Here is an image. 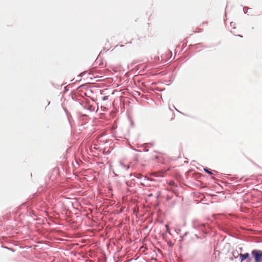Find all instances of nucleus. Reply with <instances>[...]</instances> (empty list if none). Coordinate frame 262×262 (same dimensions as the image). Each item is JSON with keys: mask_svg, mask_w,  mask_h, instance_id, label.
Returning a JSON list of instances; mask_svg holds the SVG:
<instances>
[{"mask_svg": "<svg viewBox=\"0 0 262 262\" xmlns=\"http://www.w3.org/2000/svg\"><path fill=\"white\" fill-rule=\"evenodd\" d=\"M239 255L241 258V262H242L246 259H248L249 261L251 260V259L249 258V254L248 253H246L245 254L240 253Z\"/></svg>", "mask_w": 262, "mask_h": 262, "instance_id": "f03ea898", "label": "nucleus"}, {"mask_svg": "<svg viewBox=\"0 0 262 262\" xmlns=\"http://www.w3.org/2000/svg\"><path fill=\"white\" fill-rule=\"evenodd\" d=\"M254 262H262V250L254 249L251 251Z\"/></svg>", "mask_w": 262, "mask_h": 262, "instance_id": "f257e3e1", "label": "nucleus"}, {"mask_svg": "<svg viewBox=\"0 0 262 262\" xmlns=\"http://www.w3.org/2000/svg\"><path fill=\"white\" fill-rule=\"evenodd\" d=\"M204 170L207 172V173H208L209 174H212V173L211 172V171H210L209 169H207V168H204Z\"/></svg>", "mask_w": 262, "mask_h": 262, "instance_id": "7ed1b4c3", "label": "nucleus"}, {"mask_svg": "<svg viewBox=\"0 0 262 262\" xmlns=\"http://www.w3.org/2000/svg\"><path fill=\"white\" fill-rule=\"evenodd\" d=\"M122 165L124 167V168H125L126 169H128L129 168V166L128 165H123V164H122Z\"/></svg>", "mask_w": 262, "mask_h": 262, "instance_id": "20e7f679", "label": "nucleus"}]
</instances>
